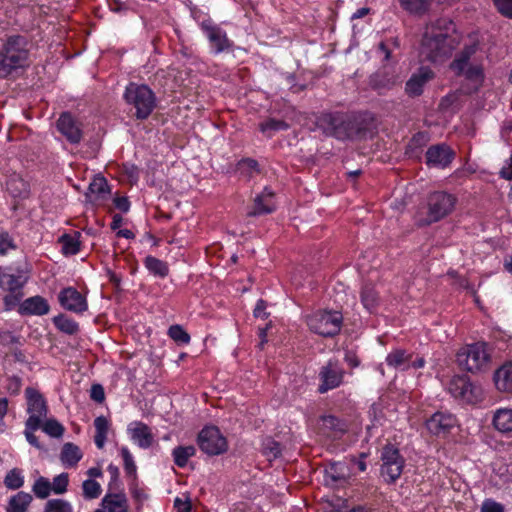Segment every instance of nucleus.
<instances>
[{
    "instance_id": "nucleus-11",
    "label": "nucleus",
    "mask_w": 512,
    "mask_h": 512,
    "mask_svg": "<svg viewBox=\"0 0 512 512\" xmlns=\"http://www.w3.org/2000/svg\"><path fill=\"white\" fill-rule=\"evenodd\" d=\"M344 369L337 360H329L320 368L318 392L323 394L341 385L344 377Z\"/></svg>"
},
{
    "instance_id": "nucleus-39",
    "label": "nucleus",
    "mask_w": 512,
    "mask_h": 512,
    "mask_svg": "<svg viewBox=\"0 0 512 512\" xmlns=\"http://www.w3.org/2000/svg\"><path fill=\"white\" fill-rule=\"evenodd\" d=\"M121 457L123 459V466L125 474L128 478H131L133 480L137 479V466L134 461V457L131 454L128 447L123 446L120 449Z\"/></svg>"
},
{
    "instance_id": "nucleus-24",
    "label": "nucleus",
    "mask_w": 512,
    "mask_h": 512,
    "mask_svg": "<svg viewBox=\"0 0 512 512\" xmlns=\"http://www.w3.org/2000/svg\"><path fill=\"white\" fill-rule=\"evenodd\" d=\"M274 193L265 187L261 194L257 195L254 199V209L248 212L249 216H257L262 214L271 213L274 210L272 197Z\"/></svg>"
},
{
    "instance_id": "nucleus-49",
    "label": "nucleus",
    "mask_w": 512,
    "mask_h": 512,
    "mask_svg": "<svg viewBox=\"0 0 512 512\" xmlns=\"http://www.w3.org/2000/svg\"><path fill=\"white\" fill-rule=\"evenodd\" d=\"M192 446L182 447L178 446L173 449L174 462L178 467H185L188 463L189 456L192 455Z\"/></svg>"
},
{
    "instance_id": "nucleus-18",
    "label": "nucleus",
    "mask_w": 512,
    "mask_h": 512,
    "mask_svg": "<svg viewBox=\"0 0 512 512\" xmlns=\"http://www.w3.org/2000/svg\"><path fill=\"white\" fill-rule=\"evenodd\" d=\"M434 78V72L428 67H420L406 82L405 91L411 97L420 96L424 86Z\"/></svg>"
},
{
    "instance_id": "nucleus-62",
    "label": "nucleus",
    "mask_w": 512,
    "mask_h": 512,
    "mask_svg": "<svg viewBox=\"0 0 512 512\" xmlns=\"http://www.w3.org/2000/svg\"><path fill=\"white\" fill-rule=\"evenodd\" d=\"M8 399L0 398V433L4 432L6 424L4 418L8 412Z\"/></svg>"
},
{
    "instance_id": "nucleus-25",
    "label": "nucleus",
    "mask_w": 512,
    "mask_h": 512,
    "mask_svg": "<svg viewBox=\"0 0 512 512\" xmlns=\"http://www.w3.org/2000/svg\"><path fill=\"white\" fill-rule=\"evenodd\" d=\"M477 51V45L465 46L450 64V69L458 76L462 75L465 68L470 65L469 60Z\"/></svg>"
},
{
    "instance_id": "nucleus-26",
    "label": "nucleus",
    "mask_w": 512,
    "mask_h": 512,
    "mask_svg": "<svg viewBox=\"0 0 512 512\" xmlns=\"http://www.w3.org/2000/svg\"><path fill=\"white\" fill-rule=\"evenodd\" d=\"M33 501V497L30 493L19 491L12 495L7 502L5 507L6 512H27Z\"/></svg>"
},
{
    "instance_id": "nucleus-40",
    "label": "nucleus",
    "mask_w": 512,
    "mask_h": 512,
    "mask_svg": "<svg viewBox=\"0 0 512 512\" xmlns=\"http://www.w3.org/2000/svg\"><path fill=\"white\" fill-rule=\"evenodd\" d=\"M40 427L41 424H39V421L36 418L27 419L25 422L24 435L26 440L30 445L37 449H41L42 445L40 444L38 438L35 436L34 432L40 429Z\"/></svg>"
},
{
    "instance_id": "nucleus-20",
    "label": "nucleus",
    "mask_w": 512,
    "mask_h": 512,
    "mask_svg": "<svg viewBox=\"0 0 512 512\" xmlns=\"http://www.w3.org/2000/svg\"><path fill=\"white\" fill-rule=\"evenodd\" d=\"M6 191L14 199H26L30 194V185L19 174L13 173L6 180Z\"/></svg>"
},
{
    "instance_id": "nucleus-14",
    "label": "nucleus",
    "mask_w": 512,
    "mask_h": 512,
    "mask_svg": "<svg viewBox=\"0 0 512 512\" xmlns=\"http://www.w3.org/2000/svg\"><path fill=\"white\" fill-rule=\"evenodd\" d=\"M425 156L427 166L443 169L451 164L455 153L446 144H437L429 147Z\"/></svg>"
},
{
    "instance_id": "nucleus-8",
    "label": "nucleus",
    "mask_w": 512,
    "mask_h": 512,
    "mask_svg": "<svg viewBox=\"0 0 512 512\" xmlns=\"http://www.w3.org/2000/svg\"><path fill=\"white\" fill-rule=\"evenodd\" d=\"M484 343H475L460 349L456 355L458 365L469 372H477L488 362Z\"/></svg>"
},
{
    "instance_id": "nucleus-9",
    "label": "nucleus",
    "mask_w": 512,
    "mask_h": 512,
    "mask_svg": "<svg viewBox=\"0 0 512 512\" xmlns=\"http://www.w3.org/2000/svg\"><path fill=\"white\" fill-rule=\"evenodd\" d=\"M200 449L207 455H219L227 451L226 438L216 426H206L198 434L197 438Z\"/></svg>"
},
{
    "instance_id": "nucleus-4",
    "label": "nucleus",
    "mask_w": 512,
    "mask_h": 512,
    "mask_svg": "<svg viewBox=\"0 0 512 512\" xmlns=\"http://www.w3.org/2000/svg\"><path fill=\"white\" fill-rule=\"evenodd\" d=\"M128 114L136 120L148 119L157 107L155 92L146 84L129 82L123 93Z\"/></svg>"
},
{
    "instance_id": "nucleus-47",
    "label": "nucleus",
    "mask_w": 512,
    "mask_h": 512,
    "mask_svg": "<svg viewBox=\"0 0 512 512\" xmlns=\"http://www.w3.org/2000/svg\"><path fill=\"white\" fill-rule=\"evenodd\" d=\"M89 191L90 193L97 195L99 199H105L110 193L107 181L103 177L94 179L89 185Z\"/></svg>"
},
{
    "instance_id": "nucleus-3",
    "label": "nucleus",
    "mask_w": 512,
    "mask_h": 512,
    "mask_svg": "<svg viewBox=\"0 0 512 512\" xmlns=\"http://www.w3.org/2000/svg\"><path fill=\"white\" fill-rule=\"evenodd\" d=\"M31 43L24 35L6 37L0 47V78H8L19 69L30 65Z\"/></svg>"
},
{
    "instance_id": "nucleus-48",
    "label": "nucleus",
    "mask_w": 512,
    "mask_h": 512,
    "mask_svg": "<svg viewBox=\"0 0 512 512\" xmlns=\"http://www.w3.org/2000/svg\"><path fill=\"white\" fill-rule=\"evenodd\" d=\"M168 335L178 345L190 342V335L180 325H172L168 330Z\"/></svg>"
},
{
    "instance_id": "nucleus-23",
    "label": "nucleus",
    "mask_w": 512,
    "mask_h": 512,
    "mask_svg": "<svg viewBox=\"0 0 512 512\" xmlns=\"http://www.w3.org/2000/svg\"><path fill=\"white\" fill-rule=\"evenodd\" d=\"M396 83L397 77L386 70H379L370 77V86L380 94L392 89Z\"/></svg>"
},
{
    "instance_id": "nucleus-10",
    "label": "nucleus",
    "mask_w": 512,
    "mask_h": 512,
    "mask_svg": "<svg viewBox=\"0 0 512 512\" xmlns=\"http://www.w3.org/2000/svg\"><path fill=\"white\" fill-rule=\"evenodd\" d=\"M57 131L72 145H78L83 139V124L71 112H62L56 121Z\"/></svg>"
},
{
    "instance_id": "nucleus-1",
    "label": "nucleus",
    "mask_w": 512,
    "mask_h": 512,
    "mask_svg": "<svg viewBox=\"0 0 512 512\" xmlns=\"http://www.w3.org/2000/svg\"><path fill=\"white\" fill-rule=\"evenodd\" d=\"M315 125L325 136L340 141L362 140L370 134L366 121L360 116L344 112H324L315 121Z\"/></svg>"
},
{
    "instance_id": "nucleus-15",
    "label": "nucleus",
    "mask_w": 512,
    "mask_h": 512,
    "mask_svg": "<svg viewBox=\"0 0 512 512\" xmlns=\"http://www.w3.org/2000/svg\"><path fill=\"white\" fill-rule=\"evenodd\" d=\"M25 396L27 400V412L29 414L28 419L36 418L41 424V420L46 417L48 407L42 394L32 388L27 387L25 389Z\"/></svg>"
},
{
    "instance_id": "nucleus-41",
    "label": "nucleus",
    "mask_w": 512,
    "mask_h": 512,
    "mask_svg": "<svg viewBox=\"0 0 512 512\" xmlns=\"http://www.w3.org/2000/svg\"><path fill=\"white\" fill-rule=\"evenodd\" d=\"M4 485L7 489L17 490L24 485V476L18 468L9 470L4 478Z\"/></svg>"
},
{
    "instance_id": "nucleus-61",
    "label": "nucleus",
    "mask_w": 512,
    "mask_h": 512,
    "mask_svg": "<svg viewBox=\"0 0 512 512\" xmlns=\"http://www.w3.org/2000/svg\"><path fill=\"white\" fill-rule=\"evenodd\" d=\"M481 512H504V507L493 500H486L482 504Z\"/></svg>"
},
{
    "instance_id": "nucleus-21",
    "label": "nucleus",
    "mask_w": 512,
    "mask_h": 512,
    "mask_svg": "<svg viewBox=\"0 0 512 512\" xmlns=\"http://www.w3.org/2000/svg\"><path fill=\"white\" fill-rule=\"evenodd\" d=\"M498 391L512 393V363L508 362L499 367L493 376Z\"/></svg>"
},
{
    "instance_id": "nucleus-30",
    "label": "nucleus",
    "mask_w": 512,
    "mask_h": 512,
    "mask_svg": "<svg viewBox=\"0 0 512 512\" xmlns=\"http://www.w3.org/2000/svg\"><path fill=\"white\" fill-rule=\"evenodd\" d=\"M493 425L500 432L512 431V409H498L493 416Z\"/></svg>"
},
{
    "instance_id": "nucleus-60",
    "label": "nucleus",
    "mask_w": 512,
    "mask_h": 512,
    "mask_svg": "<svg viewBox=\"0 0 512 512\" xmlns=\"http://www.w3.org/2000/svg\"><path fill=\"white\" fill-rule=\"evenodd\" d=\"M238 167L240 170L254 171L259 173V164L256 160L245 158L239 161Z\"/></svg>"
},
{
    "instance_id": "nucleus-43",
    "label": "nucleus",
    "mask_w": 512,
    "mask_h": 512,
    "mask_svg": "<svg viewBox=\"0 0 512 512\" xmlns=\"http://www.w3.org/2000/svg\"><path fill=\"white\" fill-rule=\"evenodd\" d=\"M43 512H74V510L69 501L55 498L45 503Z\"/></svg>"
},
{
    "instance_id": "nucleus-6",
    "label": "nucleus",
    "mask_w": 512,
    "mask_h": 512,
    "mask_svg": "<svg viewBox=\"0 0 512 512\" xmlns=\"http://www.w3.org/2000/svg\"><path fill=\"white\" fill-rule=\"evenodd\" d=\"M343 317L338 311H318L307 318L309 329L323 337H334L342 326Z\"/></svg>"
},
{
    "instance_id": "nucleus-37",
    "label": "nucleus",
    "mask_w": 512,
    "mask_h": 512,
    "mask_svg": "<svg viewBox=\"0 0 512 512\" xmlns=\"http://www.w3.org/2000/svg\"><path fill=\"white\" fill-rule=\"evenodd\" d=\"M401 8L410 14L422 15L429 10L431 0H398Z\"/></svg>"
},
{
    "instance_id": "nucleus-28",
    "label": "nucleus",
    "mask_w": 512,
    "mask_h": 512,
    "mask_svg": "<svg viewBox=\"0 0 512 512\" xmlns=\"http://www.w3.org/2000/svg\"><path fill=\"white\" fill-rule=\"evenodd\" d=\"M82 457L83 453L76 444L67 442L62 446L60 460L64 466L75 467Z\"/></svg>"
},
{
    "instance_id": "nucleus-32",
    "label": "nucleus",
    "mask_w": 512,
    "mask_h": 512,
    "mask_svg": "<svg viewBox=\"0 0 512 512\" xmlns=\"http://www.w3.org/2000/svg\"><path fill=\"white\" fill-rule=\"evenodd\" d=\"M361 302L365 309L373 312L379 304V296L372 284H364L360 293Z\"/></svg>"
},
{
    "instance_id": "nucleus-34",
    "label": "nucleus",
    "mask_w": 512,
    "mask_h": 512,
    "mask_svg": "<svg viewBox=\"0 0 512 512\" xmlns=\"http://www.w3.org/2000/svg\"><path fill=\"white\" fill-rule=\"evenodd\" d=\"M26 281V278H23L21 275L3 274L1 277V286L8 292L23 293V287Z\"/></svg>"
},
{
    "instance_id": "nucleus-54",
    "label": "nucleus",
    "mask_w": 512,
    "mask_h": 512,
    "mask_svg": "<svg viewBox=\"0 0 512 512\" xmlns=\"http://www.w3.org/2000/svg\"><path fill=\"white\" fill-rule=\"evenodd\" d=\"M23 295H24V293L9 292L3 298L4 309L6 311L13 310L16 306L21 304L20 301H21Z\"/></svg>"
},
{
    "instance_id": "nucleus-64",
    "label": "nucleus",
    "mask_w": 512,
    "mask_h": 512,
    "mask_svg": "<svg viewBox=\"0 0 512 512\" xmlns=\"http://www.w3.org/2000/svg\"><path fill=\"white\" fill-rule=\"evenodd\" d=\"M108 7L114 13H126L128 8L121 0H108Z\"/></svg>"
},
{
    "instance_id": "nucleus-35",
    "label": "nucleus",
    "mask_w": 512,
    "mask_h": 512,
    "mask_svg": "<svg viewBox=\"0 0 512 512\" xmlns=\"http://www.w3.org/2000/svg\"><path fill=\"white\" fill-rule=\"evenodd\" d=\"M483 391L481 386L472 383L466 376V385L463 386V393L459 395V399L467 403H476L482 399Z\"/></svg>"
},
{
    "instance_id": "nucleus-19",
    "label": "nucleus",
    "mask_w": 512,
    "mask_h": 512,
    "mask_svg": "<svg viewBox=\"0 0 512 512\" xmlns=\"http://www.w3.org/2000/svg\"><path fill=\"white\" fill-rule=\"evenodd\" d=\"M18 311L21 315L43 316L49 313L50 305L44 297L35 295L25 299L19 305Z\"/></svg>"
},
{
    "instance_id": "nucleus-52",
    "label": "nucleus",
    "mask_w": 512,
    "mask_h": 512,
    "mask_svg": "<svg viewBox=\"0 0 512 512\" xmlns=\"http://www.w3.org/2000/svg\"><path fill=\"white\" fill-rule=\"evenodd\" d=\"M263 453L272 458H277L281 454V445L272 438H266L263 441Z\"/></svg>"
},
{
    "instance_id": "nucleus-58",
    "label": "nucleus",
    "mask_w": 512,
    "mask_h": 512,
    "mask_svg": "<svg viewBox=\"0 0 512 512\" xmlns=\"http://www.w3.org/2000/svg\"><path fill=\"white\" fill-rule=\"evenodd\" d=\"M90 398L97 403H102L105 400V391L101 384L95 383L91 386Z\"/></svg>"
},
{
    "instance_id": "nucleus-36",
    "label": "nucleus",
    "mask_w": 512,
    "mask_h": 512,
    "mask_svg": "<svg viewBox=\"0 0 512 512\" xmlns=\"http://www.w3.org/2000/svg\"><path fill=\"white\" fill-rule=\"evenodd\" d=\"M322 428L329 433L328 436L336 437L346 431L345 423L333 415L322 417Z\"/></svg>"
},
{
    "instance_id": "nucleus-42",
    "label": "nucleus",
    "mask_w": 512,
    "mask_h": 512,
    "mask_svg": "<svg viewBox=\"0 0 512 512\" xmlns=\"http://www.w3.org/2000/svg\"><path fill=\"white\" fill-rule=\"evenodd\" d=\"M345 465L343 463H333L326 469V481L331 483H338L346 479Z\"/></svg>"
},
{
    "instance_id": "nucleus-7",
    "label": "nucleus",
    "mask_w": 512,
    "mask_h": 512,
    "mask_svg": "<svg viewBox=\"0 0 512 512\" xmlns=\"http://www.w3.org/2000/svg\"><path fill=\"white\" fill-rule=\"evenodd\" d=\"M381 461V476L387 483H395L401 476L405 464L399 449L392 444H386L381 451Z\"/></svg>"
},
{
    "instance_id": "nucleus-45",
    "label": "nucleus",
    "mask_w": 512,
    "mask_h": 512,
    "mask_svg": "<svg viewBox=\"0 0 512 512\" xmlns=\"http://www.w3.org/2000/svg\"><path fill=\"white\" fill-rule=\"evenodd\" d=\"M83 497L85 499H96L102 492L101 485L94 479H87L82 483Z\"/></svg>"
},
{
    "instance_id": "nucleus-16",
    "label": "nucleus",
    "mask_w": 512,
    "mask_h": 512,
    "mask_svg": "<svg viewBox=\"0 0 512 512\" xmlns=\"http://www.w3.org/2000/svg\"><path fill=\"white\" fill-rule=\"evenodd\" d=\"M130 439L141 449H148L154 442L150 427L142 421H133L127 427Z\"/></svg>"
},
{
    "instance_id": "nucleus-57",
    "label": "nucleus",
    "mask_w": 512,
    "mask_h": 512,
    "mask_svg": "<svg viewBox=\"0 0 512 512\" xmlns=\"http://www.w3.org/2000/svg\"><path fill=\"white\" fill-rule=\"evenodd\" d=\"M498 11L509 18H512V0H493Z\"/></svg>"
},
{
    "instance_id": "nucleus-63",
    "label": "nucleus",
    "mask_w": 512,
    "mask_h": 512,
    "mask_svg": "<svg viewBox=\"0 0 512 512\" xmlns=\"http://www.w3.org/2000/svg\"><path fill=\"white\" fill-rule=\"evenodd\" d=\"M114 206L116 209L120 210L123 213H127L130 209V201L127 197H116L113 200Z\"/></svg>"
},
{
    "instance_id": "nucleus-2",
    "label": "nucleus",
    "mask_w": 512,
    "mask_h": 512,
    "mask_svg": "<svg viewBox=\"0 0 512 512\" xmlns=\"http://www.w3.org/2000/svg\"><path fill=\"white\" fill-rule=\"evenodd\" d=\"M453 29V22L447 19L427 25L420 47V56L424 61L442 62L451 55L457 45L456 39L448 34Z\"/></svg>"
},
{
    "instance_id": "nucleus-33",
    "label": "nucleus",
    "mask_w": 512,
    "mask_h": 512,
    "mask_svg": "<svg viewBox=\"0 0 512 512\" xmlns=\"http://www.w3.org/2000/svg\"><path fill=\"white\" fill-rule=\"evenodd\" d=\"M52 321L59 331L67 335H75L79 332V324L65 314L54 316Z\"/></svg>"
},
{
    "instance_id": "nucleus-29",
    "label": "nucleus",
    "mask_w": 512,
    "mask_h": 512,
    "mask_svg": "<svg viewBox=\"0 0 512 512\" xmlns=\"http://www.w3.org/2000/svg\"><path fill=\"white\" fill-rule=\"evenodd\" d=\"M143 264L149 273L155 277L163 279L169 274L168 264L152 255L146 256L143 260Z\"/></svg>"
},
{
    "instance_id": "nucleus-17",
    "label": "nucleus",
    "mask_w": 512,
    "mask_h": 512,
    "mask_svg": "<svg viewBox=\"0 0 512 512\" xmlns=\"http://www.w3.org/2000/svg\"><path fill=\"white\" fill-rule=\"evenodd\" d=\"M457 423L455 416L449 412L438 411L427 421L426 427L433 435L446 434Z\"/></svg>"
},
{
    "instance_id": "nucleus-5",
    "label": "nucleus",
    "mask_w": 512,
    "mask_h": 512,
    "mask_svg": "<svg viewBox=\"0 0 512 512\" xmlns=\"http://www.w3.org/2000/svg\"><path fill=\"white\" fill-rule=\"evenodd\" d=\"M456 197L444 191H437L428 197L427 212L425 217H419L417 224L419 226H428L438 222L449 215L456 204Z\"/></svg>"
},
{
    "instance_id": "nucleus-13",
    "label": "nucleus",
    "mask_w": 512,
    "mask_h": 512,
    "mask_svg": "<svg viewBox=\"0 0 512 512\" xmlns=\"http://www.w3.org/2000/svg\"><path fill=\"white\" fill-rule=\"evenodd\" d=\"M58 301L67 311L82 314L88 309L87 299L75 287L63 288L58 294Z\"/></svg>"
},
{
    "instance_id": "nucleus-22",
    "label": "nucleus",
    "mask_w": 512,
    "mask_h": 512,
    "mask_svg": "<svg viewBox=\"0 0 512 512\" xmlns=\"http://www.w3.org/2000/svg\"><path fill=\"white\" fill-rule=\"evenodd\" d=\"M81 237L82 234L79 231H73V233H64L58 238V242L62 245L61 252L65 256L77 255L81 251Z\"/></svg>"
},
{
    "instance_id": "nucleus-12",
    "label": "nucleus",
    "mask_w": 512,
    "mask_h": 512,
    "mask_svg": "<svg viewBox=\"0 0 512 512\" xmlns=\"http://www.w3.org/2000/svg\"><path fill=\"white\" fill-rule=\"evenodd\" d=\"M200 27L215 53L227 51L232 47L233 44L228 39L226 32L211 20L202 21Z\"/></svg>"
},
{
    "instance_id": "nucleus-56",
    "label": "nucleus",
    "mask_w": 512,
    "mask_h": 512,
    "mask_svg": "<svg viewBox=\"0 0 512 512\" xmlns=\"http://www.w3.org/2000/svg\"><path fill=\"white\" fill-rule=\"evenodd\" d=\"M103 501L107 503L110 512H127L124 501L118 499L117 495H114L110 499L106 496Z\"/></svg>"
},
{
    "instance_id": "nucleus-50",
    "label": "nucleus",
    "mask_w": 512,
    "mask_h": 512,
    "mask_svg": "<svg viewBox=\"0 0 512 512\" xmlns=\"http://www.w3.org/2000/svg\"><path fill=\"white\" fill-rule=\"evenodd\" d=\"M68 484L69 475L63 472L53 478V482L51 483L52 491L55 494L61 495L67 491Z\"/></svg>"
},
{
    "instance_id": "nucleus-46",
    "label": "nucleus",
    "mask_w": 512,
    "mask_h": 512,
    "mask_svg": "<svg viewBox=\"0 0 512 512\" xmlns=\"http://www.w3.org/2000/svg\"><path fill=\"white\" fill-rule=\"evenodd\" d=\"M42 430L49 436L59 438L63 435L64 426L56 419H48L44 423L41 421Z\"/></svg>"
},
{
    "instance_id": "nucleus-27",
    "label": "nucleus",
    "mask_w": 512,
    "mask_h": 512,
    "mask_svg": "<svg viewBox=\"0 0 512 512\" xmlns=\"http://www.w3.org/2000/svg\"><path fill=\"white\" fill-rule=\"evenodd\" d=\"M412 354L407 353L404 349H395L386 356V363L388 366L406 371L410 368Z\"/></svg>"
},
{
    "instance_id": "nucleus-55",
    "label": "nucleus",
    "mask_w": 512,
    "mask_h": 512,
    "mask_svg": "<svg viewBox=\"0 0 512 512\" xmlns=\"http://www.w3.org/2000/svg\"><path fill=\"white\" fill-rule=\"evenodd\" d=\"M466 79L470 81H480L483 78V70L479 65H469L465 68V71L462 73Z\"/></svg>"
},
{
    "instance_id": "nucleus-38",
    "label": "nucleus",
    "mask_w": 512,
    "mask_h": 512,
    "mask_svg": "<svg viewBox=\"0 0 512 512\" xmlns=\"http://www.w3.org/2000/svg\"><path fill=\"white\" fill-rule=\"evenodd\" d=\"M288 128V123L275 118H269L259 124L260 131L267 137H272L276 132L287 130Z\"/></svg>"
},
{
    "instance_id": "nucleus-53",
    "label": "nucleus",
    "mask_w": 512,
    "mask_h": 512,
    "mask_svg": "<svg viewBox=\"0 0 512 512\" xmlns=\"http://www.w3.org/2000/svg\"><path fill=\"white\" fill-rule=\"evenodd\" d=\"M17 248L13 238L7 231L0 232V255H6L9 250Z\"/></svg>"
},
{
    "instance_id": "nucleus-31",
    "label": "nucleus",
    "mask_w": 512,
    "mask_h": 512,
    "mask_svg": "<svg viewBox=\"0 0 512 512\" xmlns=\"http://www.w3.org/2000/svg\"><path fill=\"white\" fill-rule=\"evenodd\" d=\"M95 435L94 443L98 449L105 446L109 430V421L105 416H98L94 420Z\"/></svg>"
},
{
    "instance_id": "nucleus-51",
    "label": "nucleus",
    "mask_w": 512,
    "mask_h": 512,
    "mask_svg": "<svg viewBox=\"0 0 512 512\" xmlns=\"http://www.w3.org/2000/svg\"><path fill=\"white\" fill-rule=\"evenodd\" d=\"M466 385V375L453 377L448 384L449 393L458 398L463 393V386Z\"/></svg>"
},
{
    "instance_id": "nucleus-44",
    "label": "nucleus",
    "mask_w": 512,
    "mask_h": 512,
    "mask_svg": "<svg viewBox=\"0 0 512 512\" xmlns=\"http://www.w3.org/2000/svg\"><path fill=\"white\" fill-rule=\"evenodd\" d=\"M32 491L37 498L46 499L52 491L51 482L47 478L40 476L35 480Z\"/></svg>"
},
{
    "instance_id": "nucleus-59",
    "label": "nucleus",
    "mask_w": 512,
    "mask_h": 512,
    "mask_svg": "<svg viewBox=\"0 0 512 512\" xmlns=\"http://www.w3.org/2000/svg\"><path fill=\"white\" fill-rule=\"evenodd\" d=\"M123 172L125 173L130 182H136L139 179V169L134 164H123Z\"/></svg>"
}]
</instances>
